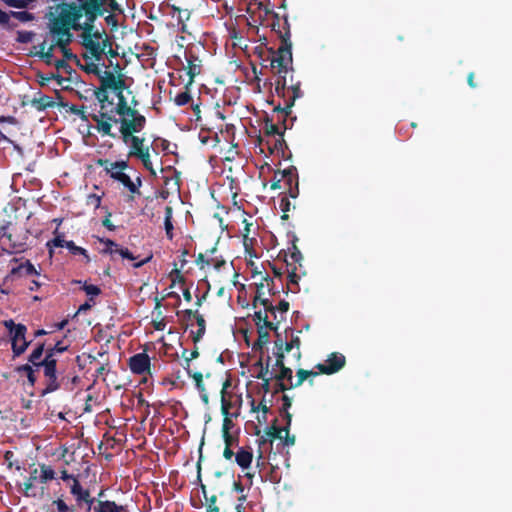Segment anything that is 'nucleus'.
Instances as JSON below:
<instances>
[{
	"mask_svg": "<svg viewBox=\"0 0 512 512\" xmlns=\"http://www.w3.org/2000/svg\"><path fill=\"white\" fill-rule=\"evenodd\" d=\"M93 1L81 4L78 2L59 3L49 7L46 19L50 32H70L71 30H82V32H99L94 25L102 11L94 9Z\"/></svg>",
	"mask_w": 512,
	"mask_h": 512,
	"instance_id": "f257e3e1",
	"label": "nucleus"
},
{
	"mask_svg": "<svg viewBox=\"0 0 512 512\" xmlns=\"http://www.w3.org/2000/svg\"><path fill=\"white\" fill-rule=\"evenodd\" d=\"M281 44L275 53L269 49L275 56L271 60V66L277 69L278 78L275 82V92L279 97L283 98V107L278 105L274 110L284 113L288 116L291 108L297 98L302 97L303 93L300 89V82L291 83L287 86L286 74L289 72V65L292 63V43L290 41L291 34H279Z\"/></svg>",
	"mask_w": 512,
	"mask_h": 512,
	"instance_id": "f03ea898",
	"label": "nucleus"
},
{
	"mask_svg": "<svg viewBox=\"0 0 512 512\" xmlns=\"http://www.w3.org/2000/svg\"><path fill=\"white\" fill-rule=\"evenodd\" d=\"M80 43L89 52L90 56L83 54L84 59L93 58L100 61L103 55L114 58L118 56L117 46L114 49V34H79Z\"/></svg>",
	"mask_w": 512,
	"mask_h": 512,
	"instance_id": "7ed1b4c3",
	"label": "nucleus"
},
{
	"mask_svg": "<svg viewBox=\"0 0 512 512\" xmlns=\"http://www.w3.org/2000/svg\"><path fill=\"white\" fill-rule=\"evenodd\" d=\"M115 113L119 115L120 129L133 135L142 131L146 125V117L137 109L129 106L127 100H122L115 106Z\"/></svg>",
	"mask_w": 512,
	"mask_h": 512,
	"instance_id": "20e7f679",
	"label": "nucleus"
},
{
	"mask_svg": "<svg viewBox=\"0 0 512 512\" xmlns=\"http://www.w3.org/2000/svg\"><path fill=\"white\" fill-rule=\"evenodd\" d=\"M4 326L9 330L12 342V351L14 357L23 354L28 348L30 342L25 338L27 327L24 324H15L12 319L5 320Z\"/></svg>",
	"mask_w": 512,
	"mask_h": 512,
	"instance_id": "39448f33",
	"label": "nucleus"
},
{
	"mask_svg": "<svg viewBox=\"0 0 512 512\" xmlns=\"http://www.w3.org/2000/svg\"><path fill=\"white\" fill-rule=\"evenodd\" d=\"M58 50L57 45L54 43L50 36L45 34V37L41 42L33 45L27 52L26 55L29 57H37L43 61L46 65L52 66L54 62V52Z\"/></svg>",
	"mask_w": 512,
	"mask_h": 512,
	"instance_id": "423d86ee",
	"label": "nucleus"
},
{
	"mask_svg": "<svg viewBox=\"0 0 512 512\" xmlns=\"http://www.w3.org/2000/svg\"><path fill=\"white\" fill-rule=\"evenodd\" d=\"M43 374L46 378L45 388L41 391V396H45L60 388V382L57 377V360L51 358V354L45 355L42 360Z\"/></svg>",
	"mask_w": 512,
	"mask_h": 512,
	"instance_id": "0eeeda50",
	"label": "nucleus"
},
{
	"mask_svg": "<svg viewBox=\"0 0 512 512\" xmlns=\"http://www.w3.org/2000/svg\"><path fill=\"white\" fill-rule=\"evenodd\" d=\"M98 78L100 86L116 93L118 103L121 102V99L126 100L123 95V90L126 88V84L121 73L115 75L112 71L102 70Z\"/></svg>",
	"mask_w": 512,
	"mask_h": 512,
	"instance_id": "6e6552de",
	"label": "nucleus"
},
{
	"mask_svg": "<svg viewBox=\"0 0 512 512\" xmlns=\"http://www.w3.org/2000/svg\"><path fill=\"white\" fill-rule=\"evenodd\" d=\"M112 112H115V108L111 112L99 111L98 114H92L91 119L96 123L99 133L115 138L116 134L112 133V124H119V117H115Z\"/></svg>",
	"mask_w": 512,
	"mask_h": 512,
	"instance_id": "1a4fd4ad",
	"label": "nucleus"
},
{
	"mask_svg": "<svg viewBox=\"0 0 512 512\" xmlns=\"http://www.w3.org/2000/svg\"><path fill=\"white\" fill-rule=\"evenodd\" d=\"M56 99L59 100L58 103H56L52 97L43 94L42 92L35 93L34 97L29 100V104L35 108L37 111H44L48 108H53L56 105L60 107H68V104L62 101V95L59 92V90H55Z\"/></svg>",
	"mask_w": 512,
	"mask_h": 512,
	"instance_id": "9d476101",
	"label": "nucleus"
},
{
	"mask_svg": "<svg viewBox=\"0 0 512 512\" xmlns=\"http://www.w3.org/2000/svg\"><path fill=\"white\" fill-rule=\"evenodd\" d=\"M70 493L74 496L78 507H82L83 504H86L87 511H91L97 501V499L91 497L89 490L82 487L78 479H73V483L70 486Z\"/></svg>",
	"mask_w": 512,
	"mask_h": 512,
	"instance_id": "9b49d317",
	"label": "nucleus"
},
{
	"mask_svg": "<svg viewBox=\"0 0 512 512\" xmlns=\"http://www.w3.org/2000/svg\"><path fill=\"white\" fill-rule=\"evenodd\" d=\"M280 175H282V181H284V185L288 189V196L295 199L299 195V177L297 168L295 166H290L287 169L282 171H278Z\"/></svg>",
	"mask_w": 512,
	"mask_h": 512,
	"instance_id": "f8f14e48",
	"label": "nucleus"
},
{
	"mask_svg": "<svg viewBox=\"0 0 512 512\" xmlns=\"http://www.w3.org/2000/svg\"><path fill=\"white\" fill-rule=\"evenodd\" d=\"M150 365V357L145 352L137 353L131 356L129 359V368L132 371V373L137 375H152Z\"/></svg>",
	"mask_w": 512,
	"mask_h": 512,
	"instance_id": "ddd939ff",
	"label": "nucleus"
},
{
	"mask_svg": "<svg viewBox=\"0 0 512 512\" xmlns=\"http://www.w3.org/2000/svg\"><path fill=\"white\" fill-rule=\"evenodd\" d=\"M346 363L345 356L340 353H331L325 363L317 364L316 368L322 374L331 375L338 372Z\"/></svg>",
	"mask_w": 512,
	"mask_h": 512,
	"instance_id": "4468645a",
	"label": "nucleus"
},
{
	"mask_svg": "<svg viewBox=\"0 0 512 512\" xmlns=\"http://www.w3.org/2000/svg\"><path fill=\"white\" fill-rule=\"evenodd\" d=\"M92 512H129L127 505L117 504L115 501L97 499Z\"/></svg>",
	"mask_w": 512,
	"mask_h": 512,
	"instance_id": "2eb2a0df",
	"label": "nucleus"
},
{
	"mask_svg": "<svg viewBox=\"0 0 512 512\" xmlns=\"http://www.w3.org/2000/svg\"><path fill=\"white\" fill-rule=\"evenodd\" d=\"M36 78H37L39 85L42 87L48 85V83L51 80H56L57 84L59 86H62L64 89H67L68 86H64V83L71 82L70 77H63L61 74H59L57 72H51V73H47V74L42 73V72H37Z\"/></svg>",
	"mask_w": 512,
	"mask_h": 512,
	"instance_id": "dca6fc26",
	"label": "nucleus"
},
{
	"mask_svg": "<svg viewBox=\"0 0 512 512\" xmlns=\"http://www.w3.org/2000/svg\"><path fill=\"white\" fill-rule=\"evenodd\" d=\"M136 56L141 61H151L150 66L153 65V62L157 55V49L149 44H136L135 45Z\"/></svg>",
	"mask_w": 512,
	"mask_h": 512,
	"instance_id": "f3484780",
	"label": "nucleus"
},
{
	"mask_svg": "<svg viewBox=\"0 0 512 512\" xmlns=\"http://www.w3.org/2000/svg\"><path fill=\"white\" fill-rule=\"evenodd\" d=\"M184 368H185L188 376L193 378V380L195 381V386H196L197 390L199 391L201 400L203 401L204 404H208L209 397H208V394L206 392V389H205V386H204V383H203V375H202V373L201 372H193L188 367H184Z\"/></svg>",
	"mask_w": 512,
	"mask_h": 512,
	"instance_id": "a211bd4d",
	"label": "nucleus"
},
{
	"mask_svg": "<svg viewBox=\"0 0 512 512\" xmlns=\"http://www.w3.org/2000/svg\"><path fill=\"white\" fill-rule=\"evenodd\" d=\"M12 275H17L19 277H29V276H39L40 273L36 270L34 265L26 260L25 262L19 264L17 267H14L11 270Z\"/></svg>",
	"mask_w": 512,
	"mask_h": 512,
	"instance_id": "6ab92c4d",
	"label": "nucleus"
},
{
	"mask_svg": "<svg viewBox=\"0 0 512 512\" xmlns=\"http://www.w3.org/2000/svg\"><path fill=\"white\" fill-rule=\"evenodd\" d=\"M235 461L242 469H248L253 461L251 449L240 447L235 454Z\"/></svg>",
	"mask_w": 512,
	"mask_h": 512,
	"instance_id": "aec40b11",
	"label": "nucleus"
},
{
	"mask_svg": "<svg viewBox=\"0 0 512 512\" xmlns=\"http://www.w3.org/2000/svg\"><path fill=\"white\" fill-rule=\"evenodd\" d=\"M250 40L245 38L244 34H230V44L233 48H238L244 52L246 56L251 55Z\"/></svg>",
	"mask_w": 512,
	"mask_h": 512,
	"instance_id": "412c9836",
	"label": "nucleus"
},
{
	"mask_svg": "<svg viewBox=\"0 0 512 512\" xmlns=\"http://www.w3.org/2000/svg\"><path fill=\"white\" fill-rule=\"evenodd\" d=\"M253 320L257 326V330L259 327L263 326V329H269L272 331H277V323H274L273 321L269 320L268 315L264 313L263 311H255L253 315Z\"/></svg>",
	"mask_w": 512,
	"mask_h": 512,
	"instance_id": "4be33fe9",
	"label": "nucleus"
},
{
	"mask_svg": "<svg viewBox=\"0 0 512 512\" xmlns=\"http://www.w3.org/2000/svg\"><path fill=\"white\" fill-rule=\"evenodd\" d=\"M112 179L117 182H120L132 194H140V191H138L136 184L131 180L130 176L124 173L123 171H119L117 173L112 174Z\"/></svg>",
	"mask_w": 512,
	"mask_h": 512,
	"instance_id": "5701e85b",
	"label": "nucleus"
},
{
	"mask_svg": "<svg viewBox=\"0 0 512 512\" xmlns=\"http://www.w3.org/2000/svg\"><path fill=\"white\" fill-rule=\"evenodd\" d=\"M196 60L197 58L193 54H190L189 57L187 58L188 64L187 67H185V70L187 72V75L189 76V81L185 86L186 89H188V86L194 82V78L201 72L200 65L195 63Z\"/></svg>",
	"mask_w": 512,
	"mask_h": 512,
	"instance_id": "b1692460",
	"label": "nucleus"
},
{
	"mask_svg": "<svg viewBox=\"0 0 512 512\" xmlns=\"http://www.w3.org/2000/svg\"><path fill=\"white\" fill-rule=\"evenodd\" d=\"M230 385V381L226 380L221 389V412L222 414L232 415L238 417L239 413H231L230 410L233 408V402L231 399L226 397V389Z\"/></svg>",
	"mask_w": 512,
	"mask_h": 512,
	"instance_id": "393cba45",
	"label": "nucleus"
},
{
	"mask_svg": "<svg viewBox=\"0 0 512 512\" xmlns=\"http://www.w3.org/2000/svg\"><path fill=\"white\" fill-rule=\"evenodd\" d=\"M145 139L143 137L136 136L130 144L128 151V158L142 156L145 148H150L144 145Z\"/></svg>",
	"mask_w": 512,
	"mask_h": 512,
	"instance_id": "a878e982",
	"label": "nucleus"
},
{
	"mask_svg": "<svg viewBox=\"0 0 512 512\" xmlns=\"http://www.w3.org/2000/svg\"><path fill=\"white\" fill-rule=\"evenodd\" d=\"M44 350H45V345L44 343H40L37 345V347L31 352L30 356H29V362L34 366L36 367V370H38L40 367H42V355L44 353Z\"/></svg>",
	"mask_w": 512,
	"mask_h": 512,
	"instance_id": "bb28decb",
	"label": "nucleus"
},
{
	"mask_svg": "<svg viewBox=\"0 0 512 512\" xmlns=\"http://www.w3.org/2000/svg\"><path fill=\"white\" fill-rule=\"evenodd\" d=\"M268 149L270 150V153H277L278 155L281 154L283 158L286 157L285 150L288 149L287 144L285 140L283 139V136H279V138L274 139V142L270 144L267 141Z\"/></svg>",
	"mask_w": 512,
	"mask_h": 512,
	"instance_id": "cd10ccee",
	"label": "nucleus"
},
{
	"mask_svg": "<svg viewBox=\"0 0 512 512\" xmlns=\"http://www.w3.org/2000/svg\"><path fill=\"white\" fill-rule=\"evenodd\" d=\"M195 320H196L198 329H197V331L192 330L191 336H192L193 342L196 344L202 339V337L204 336V334L206 332V321H205L203 315H201V314L199 316H197V318Z\"/></svg>",
	"mask_w": 512,
	"mask_h": 512,
	"instance_id": "c85d7f7f",
	"label": "nucleus"
},
{
	"mask_svg": "<svg viewBox=\"0 0 512 512\" xmlns=\"http://www.w3.org/2000/svg\"><path fill=\"white\" fill-rule=\"evenodd\" d=\"M47 36H50L53 39L54 43L58 47V50L67 48L72 42L73 38V34H47Z\"/></svg>",
	"mask_w": 512,
	"mask_h": 512,
	"instance_id": "c756f323",
	"label": "nucleus"
},
{
	"mask_svg": "<svg viewBox=\"0 0 512 512\" xmlns=\"http://www.w3.org/2000/svg\"><path fill=\"white\" fill-rule=\"evenodd\" d=\"M56 68V72L61 74H67L72 79V74L76 73L75 70L65 61V59H55L53 64Z\"/></svg>",
	"mask_w": 512,
	"mask_h": 512,
	"instance_id": "7c9ffc66",
	"label": "nucleus"
},
{
	"mask_svg": "<svg viewBox=\"0 0 512 512\" xmlns=\"http://www.w3.org/2000/svg\"><path fill=\"white\" fill-rule=\"evenodd\" d=\"M172 216H173V209L171 206L165 207V219H164V226L167 238L169 240L173 239V224H172Z\"/></svg>",
	"mask_w": 512,
	"mask_h": 512,
	"instance_id": "2f4dec72",
	"label": "nucleus"
},
{
	"mask_svg": "<svg viewBox=\"0 0 512 512\" xmlns=\"http://www.w3.org/2000/svg\"><path fill=\"white\" fill-rule=\"evenodd\" d=\"M257 332H258V339L254 343L253 349L261 350L269 342L270 335H269V332L267 331V329H263V326L259 327Z\"/></svg>",
	"mask_w": 512,
	"mask_h": 512,
	"instance_id": "473e14b6",
	"label": "nucleus"
},
{
	"mask_svg": "<svg viewBox=\"0 0 512 512\" xmlns=\"http://www.w3.org/2000/svg\"><path fill=\"white\" fill-rule=\"evenodd\" d=\"M297 267L293 266L291 270H288V284L287 289L293 293H297L299 291L298 288V280L299 276L296 273Z\"/></svg>",
	"mask_w": 512,
	"mask_h": 512,
	"instance_id": "72a5a7b5",
	"label": "nucleus"
},
{
	"mask_svg": "<svg viewBox=\"0 0 512 512\" xmlns=\"http://www.w3.org/2000/svg\"><path fill=\"white\" fill-rule=\"evenodd\" d=\"M99 241L105 245V248L101 250L102 254H109L111 257L116 254L119 244L108 238H99Z\"/></svg>",
	"mask_w": 512,
	"mask_h": 512,
	"instance_id": "f704fd0d",
	"label": "nucleus"
},
{
	"mask_svg": "<svg viewBox=\"0 0 512 512\" xmlns=\"http://www.w3.org/2000/svg\"><path fill=\"white\" fill-rule=\"evenodd\" d=\"M293 372H292V369L289 368V367H282L279 369V373L275 374L274 375V379L276 381H282L284 382V380H287V384L288 385H291V383H293Z\"/></svg>",
	"mask_w": 512,
	"mask_h": 512,
	"instance_id": "c9c22d12",
	"label": "nucleus"
},
{
	"mask_svg": "<svg viewBox=\"0 0 512 512\" xmlns=\"http://www.w3.org/2000/svg\"><path fill=\"white\" fill-rule=\"evenodd\" d=\"M136 158H138L142 162L145 169H147L152 176H156V171L154 170L150 159V148H145L143 155L137 156Z\"/></svg>",
	"mask_w": 512,
	"mask_h": 512,
	"instance_id": "e433bc0d",
	"label": "nucleus"
},
{
	"mask_svg": "<svg viewBox=\"0 0 512 512\" xmlns=\"http://www.w3.org/2000/svg\"><path fill=\"white\" fill-rule=\"evenodd\" d=\"M264 131H265L266 136H272V137H275L277 135L283 136V134H284V132H280L278 126L276 124H274L272 122V120H270L268 118L265 120Z\"/></svg>",
	"mask_w": 512,
	"mask_h": 512,
	"instance_id": "4c0bfd02",
	"label": "nucleus"
},
{
	"mask_svg": "<svg viewBox=\"0 0 512 512\" xmlns=\"http://www.w3.org/2000/svg\"><path fill=\"white\" fill-rule=\"evenodd\" d=\"M265 281H263V279L261 280L260 283H257L256 284V294L252 300V307L253 308H257L258 306V302H260L261 300H265L266 298L264 297L265 295V292H264V289L266 287V284H264Z\"/></svg>",
	"mask_w": 512,
	"mask_h": 512,
	"instance_id": "58836bf2",
	"label": "nucleus"
},
{
	"mask_svg": "<svg viewBox=\"0 0 512 512\" xmlns=\"http://www.w3.org/2000/svg\"><path fill=\"white\" fill-rule=\"evenodd\" d=\"M108 89L100 86L99 88H97L95 90V96L97 98V100L101 103V110L100 111H105V103L108 102L110 104H112V102L109 101V96H108V93H107Z\"/></svg>",
	"mask_w": 512,
	"mask_h": 512,
	"instance_id": "ea45409f",
	"label": "nucleus"
},
{
	"mask_svg": "<svg viewBox=\"0 0 512 512\" xmlns=\"http://www.w3.org/2000/svg\"><path fill=\"white\" fill-rule=\"evenodd\" d=\"M276 423L277 419H275L270 427H268L266 430V434L271 438V441L273 439H282V432H284L283 427H278Z\"/></svg>",
	"mask_w": 512,
	"mask_h": 512,
	"instance_id": "a19ab883",
	"label": "nucleus"
},
{
	"mask_svg": "<svg viewBox=\"0 0 512 512\" xmlns=\"http://www.w3.org/2000/svg\"><path fill=\"white\" fill-rule=\"evenodd\" d=\"M66 248L72 253L73 255H83L86 258V262L90 261V257L86 251V249L77 246L73 241H68L66 243Z\"/></svg>",
	"mask_w": 512,
	"mask_h": 512,
	"instance_id": "79ce46f5",
	"label": "nucleus"
},
{
	"mask_svg": "<svg viewBox=\"0 0 512 512\" xmlns=\"http://www.w3.org/2000/svg\"><path fill=\"white\" fill-rule=\"evenodd\" d=\"M40 469H41V475H40L41 483H46L55 478V472L51 466L42 464L40 466Z\"/></svg>",
	"mask_w": 512,
	"mask_h": 512,
	"instance_id": "37998d69",
	"label": "nucleus"
},
{
	"mask_svg": "<svg viewBox=\"0 0 512 512\" xmlns=\"http://www.w3.org/2000/svg\"><path fill=\"white\" fill-rule=\"evenodd\" d=\"M97 164L103 168V170L112 179V174L119 172V169L113 165L108 159H98Z\"/></svg>",
	"mask_w": 512,
	"mask_h": 512,
	"instance_id": "c03bdc74",
	"label": "nucleus"
},
{
	"mask_svg": "<svg viewBox=\"0 0 512 512\" xmlns=\"http://www.w3.org/2000/svg\"><path fill=\"white\" fill-rule=\"evenodd\" d=\"M309 374H310L309 370L298 369L296 372L297 380H296V382L291 383V385H289V387L296 388V387L301 386L304 381L309 379Z\"/></svg>",
	"mask_w": 512,
	"mask_h": 512,
	"instance_id": "a18cd8bd",
	"label": "nucleus"
},
{
	"mask_svg": "<svg viewBox=\"0 0 512 512\" xmlns=\"http://www.w3.org/2000/svg\"><path fill=\"white\" fill-rule=\"evenodd\" d=\"M80 69H82L83 71L87 72V73H90V74H94L96 75L97 77L100 76V73L102 71V69L99 68V66L97 64H95L94 62H87L85 65H83L81 62H80V65H77Z\"/></svg>",
	"mask_w": 512,
	"mask_h": 512,
	"instance_id": "49530a36",
	"label": "nucleus"
},
{
	"mask_svg": "<svg viewBox=\"0 0 512 512\" xmlns=\"http://www.w3.org/2000/svg\"><path fill=\"white\" fill-rule=\"evenodd\" d=\"M202 492H203V495L208 503L207 512H219V507L216 505L217 496L212 495L210 498H208L206 496V489H205L204 485H202Z\"/></svg>",
	"mask_w": 512,
	"mask_h": 512,
	"instance_id": "de8ad7c7",
	"label": "nucleus"
},
{
	"mask_svg": "<svg viewBox=\"0 0 512 512\" xmlns=\"http://www.w3.org/2000/svg\"><path fill=\"white\" fill-rule=\"evenodd\" d=\"M192 100V97L188 90L177 94L174 98V103L177 106H184Z\"/></svg>",
	"mask_w": 512,
	"mask_h": 512,
	"instance_id": "09e8293b",
	"label": "nucleus"
},
{
	"mask_svg": "<svg viewBox=\"0 0 512 512\" xmlns=\"http://www.w3.org/2000/svg\"><path fill=\"white\" fill-rule=\"evenodd\" d=\"M290 259H291V262L287 260V254L285 253L284 260L288 267L292 266L293 264L294 265L299 264V266H301V262L303 260V255L300 251L290 252Z\"/></svg>",
	"mask_w": 512,
	"mask_h": 512,
	"instance_id": "8fccbe9b",
	"label": "nucleus"
},
{
	"mask_svg": "<svg viewBox=\"0 0 512 512\" xmlns=\"http://www.w3.org/2000/svg\"><path fill=\"white\" fill-rule=\"evenodd\" d=\"M53 505L56 506L58 512H75L74 506L67 505L61 498L54 500Z\"/></svg>",
	"mask_w": 512,
	"mask_h": 512,
	"instance_id": "3c124183",
	"label": "nucleus"
},
{
	"mask_svg": "<svg viewBox=\"0 0 512 512\" xmlns=\"http://www.w3.org/2000/svg\"><path fill=\"white\" fill-rule=\"evenodd\" d=\"M173 17H175V15H173ZM176 17L178 19V21L180 23H182V26H181V31L182 32H186V29H187V26L184 24V21L185 20H189L190 18V11L185 9V10H177L176 12Z\"/></svg>",
	"mask_w": 512,
	"mask_h": 512,
	"instance_id": "603ef678",
	"label": "nucleus"
},
{
	"mask_svg": "<svg viewBox=\"0 0 512 512\" xmlns=\"http://www.w3.org/2000/svg\"><path fill=\"white\" fill-rule=\"evenodd\" d=\"M263 281L266 282V288L271 296L279 294V290L275 287V282L273 278H271L269 275H265L263 276Z\"/></svg>",
	"mask_w": 512,
	"mask_h": 512,
	"instance_id": "864d4df0",
	"label": "nucleus"
},
{
	"mask_svg": "<svg viewBox=\"0 0 512 512\" xmlns=\"http://www.w3.org/2000/svg\"><path fill=\"white\" fill-rule=\"evenodd\" d=\"M67 348H68L67 346H64V345H63V342H62V341H58V342L54 345V347H52V348H48V349L46 350V354H45V355H49V354H51V358H54V356H55V354H56V353H63V352H65V351L67 350Z\"/></svg>",
	"mask_w": 512,
	"mask_h": 512,
	"instance_id": "5fc2aeb1",
	"label": "nucleus"
},
{
	"mask_svg": "<svg viewBox=\"0 0 512 512\" xmlns=\"http://www.w3.org/2000/svg\"><path fill=\"white\" fill-rule=\"evenodd\" d=\"M38 478V469L37 468H34L31 473H30V476L29 478L27 479V481L24 483V489H25V493L27 494V492L29 490H31L34 486V481L37 480Z\"/></svg>",
	"mask_w": 512,
	"mask_h": 512,
	"instance_id": "6e6d98bb",
	"label": "nucleus"
},
{
	"mask_svg": "<svg viewBox=\"0 0 512 512\" xmlns=\"http://www.w3.org/2000/svg\"><path fill=\"white\" fill-rule=\"evenodd\" d=\"M59 51L62 53L63 59H65L66 62H68V60H72L76 65H80V59L77 57V55L72 53L71 49L67 47L64 49H59Z\"/></svg>",
	"mask_w": 512,
	"mask_h": 512,
	"instance_id": "4d7b16f0",
	"label": "nucleus"
},
{
	"mask_svg": "<svg viewBox=\"0 0 512 512\" xmlns=\"http://www.w3.org/2000/svg\"><path fill=\"white\" fill-rule=\"evenodd\" d=\"M291 203L287 197H283L280 200V209L282 210L283 214L281 216L282 220H287L289 218L288 212L290 211Z\"/></svg>",
	"mask_w": 512,
	"mask_h": 512,
	"instance_id": "13d9d810",
	"label": "nucleus"
},
{
	"mask_svg": "<svg viewBox=\"0 0 512 512\" xmlns=\"http://www.w3.org/2000/svg\"><path fill=\"white\" fill-rule=\"evenodd\" d=\"M35 0H4V2L11 7L25 8Z\"/></svg>",
	"mask_w": 512,
	"mask_h": 512,
	"instance_id": "bf43d9fd",
	"label": "nucleus"
},
{
	"mask_svg": "<svg viewBox=\"0 0 512 512\" xmlns=\"http://www.w3.org/2000/svg\"><path fill=\"white\" fill-rule=\"evenodd\" d=\"M11 16H12V18H14L20 22H28V21L33 20V18H34L32 14L25 12V11L12 12Z\"/></svg>",
	"mask_w": 512,
	"mask_h": 512,
	"instance_id": "052dcab7",
	"label": "nucleus"
},
{
	"mask_svg": "<svg viewBox=\"0 0 512 512\" xmlns=\"http://www.w3.org/2000/svg\"><path fill=\"white\" fill-rule=\"evenodd\" d=\"M69 111L71 113L79 116L81 120L88 121V117L86 115L84 106L78 107L76 105H71V106H69Z\"/></svg>",
	"mask_w": 512,
	"mask_h": 512,
	"instance_id": "680f3d73",
	"label": "nucleus"
},
{
	"mask_svg": "<svg viewBox=\"0 0 512 512\" xmlns=\"http://www.w3.org/2000/svg\"><path fill=\"white\" fill-rule=\"evenodd\" d=\"M270 360H271V358L268 356L266 364L264 366L260 367L259 372L255 376L257 379H269L270 378V377H268L269 368H270Z\"/></svg>",
	"mask_w": 512,
	"mask_h": 512,
	"instance_id": "e2e57ef3",
	"label": "nucleus"
},
{
	"mask_svg": "<svg viewBox=\"0 0 512 512\" xmlns=\"http://www.w3.org/2000/svg\"><path fill=\"white\" fill-rule=\"evenodd\" d=\"M82 289L85 291V293L88 296H91V297L98 296L101 293V289L98 286L93 285V284L84 283Z\"/></svg>",
	"mask_w": 512,
	"mask_h": 512,
	"instance_id": "0e129e2a",
	"label": "nucleus"
},
{
	"mask_svg": "<svg viewBox=\"0 0 512 512\" xmlns=\"http://www.w3.org/2000/svg\"><path fill=\"white\" fill-rule=\"evenodd\" d=\"M86 204L94 207L95 209L99 208L101 205V197L96 194H89L87 196Z\"/></svg>",
	"mask_w": 512,
	"mask_h": 512,
	"instance_id": "69168bd1",
	"label": "nucleus"
},
{
	"mask_svg": "<svg viewBox=\"0 0 512 512\" xmlns=\"http://www.w3.org/2000/svg\"><path fill=\"white\" fill-rule=\"evenodd\" d=\"M262 305L264 307V313H266V315H268V313H274V311H276V306L273 305L272 301L270 299H265V300H261L260 302H258V305Z\"/></svg>",
	"mask_w": 512,
	"mask_h": 512,
	"instance_id": "338daca9",
	"label": "nucleus"
},
{
	"mask_svg": "<svg viewBox=\"0 0 512 512\" xmlns=\"http://www.w3.org/2000/svg\"><path fill=\"white\" fill-rule=\"evenodd\" d=\"M12 16L11 13H6L0 9V23L4 25L5 28H13L14 25L10 23Z\"/></svg>",
	"mask_w": 512,
	"mask_h": 512,
	"instance_id": "774afa93",
	"label": "nucleus"
}]
</instances>
